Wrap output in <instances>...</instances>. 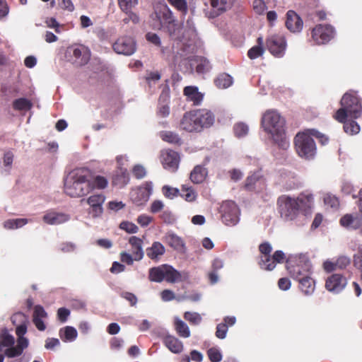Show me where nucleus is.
<instances>
[{"instance_id": "obj_34", "label": "nucleus", "mask_w": 362, "mask_h": 362, "mask_svg": "<svg viewBox=\"0 0 362 362\" xmlns=\"http://www.w3.org/2000/svg\"><path fill=\"white\" fill-rule=\"evenodd\" d=\"M164 240L166 244L175 250L180 251L184 248L185 244L182 240L175 234H167Z\"/></svg>"}, {"instance_id": "obj_27", "label": "nucleus", "mask_w": 362, "mask_h": 362, "mask_svg": "<svg viewBox=\"0 0 362 362\" xmlns=\"http://www.w3.org/2000/svg\"><path fill=\"white\" fill-rule=\"evenodd\" d=\"M257 184L262 185L263 187L265 185L264 180L259 173H255L247 177L245 182L244 188L248 191L257 190Z\"/></svg>"}, {"instance_id": "obj_54", "label": "nucleus", "mask_w": 362, "mask_h": 362, "mask_svg": "<svg viewBox=\"0 0 362 362\" xmlns=\"http://www.w3.org/2000/svg\"><path fill=\"white\" fill-rule=\"evenodd\" d=\"M252 8L257 14L262 15L264 13L267 6L264 0H254L252 2Z\"/></svg>"}, {"instance_id": "obj_28", "label": "nucleus", "mask_w": 362, "mask_h": 362, "mask_svg": "<svg viewBox=\"0 0 362 362\" xmlns=\"http://www.w3.org/2000/svg\"><path fill=\"white\" fill-rule=\"evenodd\" d=\"M340 224L348 228L357 229L360 227L361 221L357 216L352 214H345L340 219Z\"/></svg>"}, {"instance_id": "obj_38", "label": "nucleus", "mask_w": 362, "mask_h": 362, "mask_svg": "<svg viewBox=\"0 0 362 362\" xmlns=\"http://www.w3.org/2000/svg\"><path fill=\"white\" fill-rule=\"evenodd\" d=\"M214 83L219 88H227L233 83V78L229 74L223 73L216 77Z\"/></svg>"}, {"instance_id": "obj_6", "label": "nucleus", "mask_w": 362, "mask_h": 362, "mask_svg": "<svg viewBox=\"0 0 362 362\" xmlns=\"http://www.w3.org/2000/svg\"><path fill=\"white\" fill-rule=\"evenodd\" d=\"M287 269L294 280H300L311 274V263L305 257H299L294 264L289 263Z\"/></svg>"}, {"instance_id": "obj_62", "label": "nucleus", "mask_w": 362, "mask_h": 362, "mask_svg": "<svg viewBox=\"0 0 362 362\" xmlns=\"http://www.w3.org/2000/svg\"><path fill=\"white\" fill-rule=\"evenodd\" d=\"M228 332V325L226 324L220 323L216 326V337L223 339L226 338Z\"/></svg>"}, {"instance_id": "obj_15", "label": "nucleus", "mask_w": 362, "mask_h": 362, "mask_svg": "<svg viewBox=\"0 0 362 362\" xmlns=\"http://www.w3.org/2000/svg\"><path fill=\"white\" fill-rule=\"evenodd\" d=\"M200 131L211 127L215 121V116L211 110L207 109L194 110Z\"/></svg>"}, {"instance_id": "obj_20", "label": "nucleus", "mask_w": 362, "mask_h": 362, "mask_svg": "<svg viewBox=\"0 0 362 362\" xmlns=\"http://www.w3.org/2000/svg\"><path fill=\"white\" fill-rule=\"evenodd\" d=\"M69 53H72V56L75 59V62L79 65H84L88 63L89 60V54L88 49L83 46H73L69 47Z\"/></svg>"}, {"instance_id": "obj_60", "label": "nucleus", "mask_w": 362, "mask_h": 362, "mask_svg": "<svg viewBox=\"0 0 362 362\" xmlns=\"http://www.w3.org/2000/svg\"><path fill=\"white\" fill-rule=\"evenodd\" d=\"M133 175L136 179H142L146 175V168L139 164L135 165L132 168Z\"/></svg>"}, {"instance_id": "obj_10", "label": "nucleus", "mask_w": 362, "mask_h": 362, "mask_svg": "<svg viewBox=\"0 0 362 362\" xmlns=\"http://www.w3.org/2000/svg\"><path fill=\"white\" fill-rule=\"evenodd\" d=\"M112 48L115 52L119 54L129 56L136 51V42L131 37H121L113 44Z\"/></svg>"}, {"instance_id": "obj_40", "label": "nucleus", "mask_w": 362, "mask_h": 362, "mask_svg": "<svg viewBox=\"0 0 362 362\" xmlns=\"http://www.w3.org/2000/svg\"><path fill=\"white\" fill-rule=\"evenodd\" d=\"M90 183L92 186L91 191L94 189H103L107 187L108 182L107 180L101 175H97L94 177L90 173Z\"/></svg>"}, {"instance_id": "obj_56", "label": "nucleus", "mask_w": 362, "mask_h": 362, "mask_svg": "<svg viewBox=\"0 0 362 362\" xmlns=\"http://www.w3.org/2000/svg\"><path fill=\"white\" fill-rule=\"evenodd\" d=\"M264 49L262 46H254L247 52V56L250 59H255L264 54Z\"/></svg>"}, {"instance_id": "obj_37", "label": "nucleus", "mask_w": 362, "mask_h": 362, "mask_svg": "<svg viewBox=\"0 0 362 362\" xmlns=\"http://www.w3.org/2000/svg\"><path fill=\"white\" fill-rule=\"evenodd\" d=\"M167 31L169 34L170 37L173 40L181 41L182 39V28L175 23H173L170 25H166Z\"/></svg>"}, {"instance_id": "obj_13", "label": "nucleus", "mask_w": 362, "mask_h": 362, "mask_svg": "<svg viewBox=\"0 0 362 362\" xmlns=\"http://www.w3.org/2000/svg\"><path fill=\"white\" fill-rule=\"evenodd\" d=\"M105 200V197L103 194H93L86 200V203L90 206V213L93 217H98L103 213V204Z\"/></svg>"}, {"instance_id": "obj_4", "label": "nucleus", "mask_w": 362, "mask_h": 362, "mask_svg": "<svg viewBox=\"0 0 362 362\" xmlns=\"http://www.w3.org/2000/svg\"><path fill=\"white\" fill-rule=\"evenodd\" d=\"M294 144L298 155L300 157H310L315 155L316 146L310 130L298 133L294 138Z\"/></svg>"}, {"instance_id": "obj_33", "label": "nucleus", "mask_w": 362, "mask_h": 362, "mask_svg": "<svg viewBox=\"0 0 362 362\" xmlns=\"http://www.w3.org/2000/svg\"><path fill=\"white\" fill-rule=\"evenodd\" d=\"M165 252L164 246L160 242H154L146 249V255L151 259H156Z\"/></svg>"}, {"instance_id": "obj_35", "label": "nucleus", "mask_w": 362, "mask_h": 362, "mask_svg": "<svg viewBox=\"0 0 362 362\" xmlns=\"http://www.w3.org/2000/svg\"><path fill=\"white\" fill-rule=\"evenodd\" d=\"M166 264L153 267L149 270L148 279L151 281L161 282L164 280Z\"/></svg>"}, {"instance_id": "obj_46", "label": "nucleus", "mask_w": 362, "mask_h": 362, "mask_svg": "<svg viewBox=\"0 0 362 362\" xmlns=\"http://www.w3.org/2000/svg\"><path fill=\"white\" fill-rule=\"evenodd\" d=\"M197 65L196 66V71L198 74H204L211 69V64L206 58L200 57L197 59Z\"/></svg>"}, {"instance_id": "obj_19", "label": "nucleus", "mask_w": 362, "mask_h": 362, "mask_svg": "<svg viewBox=\"0 0 362 362\" xmlns=\"http://www.w3.org/2000/svg\"><path fill=\"white\" fill-rule=\"evenodd\" d=\"M303 21L293 11L290 10L286 13V26L291 32H299L303 28Z\"/></svg>"}, {"instance_id": "obj_51", "label": "nucleus", "mask_w": 362, "mask_h": 362, "mask_svg": "<svg viewBox=\"0 0 362 362\" xmlns=\"http://www.w3.org/2000/svg\"><path fill=\"white\" fill-rule=\"evenodd\" d=\"M145 190L144 189L138 188L134 194H132V200L137 205H141L146 203L148 199H144L143 196L145 195Z\"/></svg>"}, {"instance_id": "obj_3", "label": "nucleus", "mask_w": 362, "mask_h": 362, "mask_svg": "<svg viewBox=\"0 0 362 362\" xmlns=\"http://www.w3.org/2000/svg\"><path fill=\"white\" fill-rule=\"evenodd\" d=\"M341 107L334 115L337 122H344L348 117L358 119L362 114V104L356 93L349 90L344 94L340 101Z\"/></svg>"}, {"instance_id": "obj_44", "label": "nucleus", "mask_w": 362, "mask_h": 362, "mask_svg": "<svg viewBox=\"0 0 362 362\" xmlns=\"http://www.w3.org/2000/svg\"><path fill=\"white\" fill-rule=\"evenodd\" d=\"M14 337L10 334L7 330H4L0 334V351L2 350L3 347L11 346L14 344Z\"/></svg>"}, {"instance_id": "obj_23", "label": "nucleus", "mask_w": 362, "mask_h": 362, "mask_svg": "<svg viewBox=\"0 0 362 362\" xmlns=\"http://www.w3.org/2000/svg\"><path fill=\"white\" fill-rule=\"evenodd\" d=\"M184 95L187 100L192 101L194 105H199L203 100L204 95L199 91L197 86H189L184 88Z\"/></svg>"}, {"instance_id": "obj_48", "label": "nucleus", "mask_w": 362, "mask_h": 362, "mask_svg": "<svg viewBox=\"0 0 362 362\" xmlns=\"http://www.w3.org/2000/svg\"><path fill=\"white\" fill-rule=\"evenodd\" d=\"M118 4L122 11L129 13L132 8L137 4V0H118Z\"/></svg>"}, {"instance_id": "obj_30", "label": "nucleus", "mask_w": 362, "mask_h": 362, "mask_svg": "<svg viewBox=\"0 0 362 362\" xmlns=\"http://www.w3.org/2000/svg\"><path fill=\"white\" fill-rule=\"evenodd\" d=\"M158 135L163 141L168 142L169 144L179 146L182 144L181 138L175 132L171 131H160Z\"/></svg>"}, {"instance_id": "obj_50", "label": "nucleus", "mask_w": 362, "mask_h": 362, "mask_svg": "<svg viewBox=\"0 0 362 362\" xmlns=\"http://www.w3.org/2000/svg\"><path fill=\"white\" fill-rule=\"evenodd\" d=\"M184 318L192 325H199L202 322L201 315L194 312H185L184 314Z\"/></svg>"}, {"instance_id": "obj_41", "label": "nucleus", "mask_w": 362, "mask_h": 362, "mask_svg": "<svg viewBox=\"0 0 362 362\" xmlns=\"http://www.w3.org/2000/svg\"><path fill=\"white\" fill-rule=\"evenodd\" d=\"M33 107V103L28 99L21 98L13 100V107L16 110L28 111Z\"/></svg>"}, {"instance_id": "obj_61", "label": "nucleus", "mask_w": 362, "mask_h": 362, "mask_svg": "<svg viewBox=\"0 0 362 362\" xmlns=\"http://www.w3.org/2000/svg\"><path fill=\"white\" fill-rule=\"evenodd\" d=\"M207 355L211 362H220L222 360V355L216 349H209L207 351Z\"/></svg>"}, {"instance_id": "obj_8", "label": "nucleus", "mask_w": 362, "mask_h": 362, "mask_svg": "<svg viewBox=\"0 0 362 362\" xmlns=\"http://www.w3.org/2000/svg\"><path fill=\"white\" fill-rule=\"evenodd\" d=\"M266 46L272 55L282 57L286 51V42L284 36L274 35L267 39Z\"/></svg>"}, {"instance_id": "obj_7", "label": "nucleus", "mask_w": 362, "mask_h": 362, "mask_svg": "<svg viewBox=\"0 0 362 362\" xmlns=\"http://www.w3.org/2000/svg\"><path fill=\"white\" fill-rule=\"evenodd\" d=\"M222 221L226 226H235L239 221V209L234 202H224L221 207Z\"/></svg>"}, {"instance_id": "obj_18", "label": "nucleus", "mask_w": 362, "mask_h": 362, "mask_svg": "<svg viewBox=\"0 0 362 362\" xmlns=\"http://www.w3.org/2000/svg\"><path fill=\"white\" fill-rule=\"evenodd\" d=\"M156 18L160 22V25L165 27L175 22L173 12L167 5H163L155 11Z\"/></svg>"}, {"instance_id": "obj_39", "label": "nucleus", "mask_w": 362, "mask_h": 362, "mask_svg": "<svg viewBox=\"0 0 362 362\" xmlns=\"http://www.w3.org/2000/svg\"><path fill=\"white\" fill-rule=\"evenodd\" d=\"M339 122L344 124L343 128L344 132L350 135L356 134L360 132L359 124L354 119L348 120L346 118L344 122Z\"/></svg>"}, {"instance_id": "obj_17", "label": "nucleus", "mask_w": 362, "mask_h": 362, "mask_svg": "<svg viewBox=\"0 0 362 362\" xmlns=\"http://www.w3.org/2000/svg\"><path fill=\"white\" fill-rule=\"evenodd\" d=\"M70 216L63 212L48 211L42 217L43 221L49 225H59L68 221Z\"/></svg>"}, {"instance_id": "obj_25", "label": "nucleus", "mask_w": 362, "mask_h": 362, "mask_svg": "<svg viewBox=\"0 0 362 362\" xmlns=\"http://www.w3.org/2000/svg\"><path fill=\"white\" fill-rule=\"evenodd\" d=\"M235 0H210V4L214 9L212 17L219 16L223 12L230 8Z\"/></svg>"}, {"instance_id": "obj_42", "label": "nucleus", "mask_w": 362, "mask_h": 362, "mask_svg": "<svg viewBox=\"0 0 362 362\" xmlns=\"http://www.w3.org/2000/svg\"><path fill=\"white\" fill-rule=\"evenodd\" d=\"M175 328L179 336L187 338L190 336V331L188 326L180 319L175 318Z\"/></svg>"}, {"instance_id": "obj_36", "label": "nucleus", "mask_w": 362, "mask_h": 362, "mask_svg": "<svg viewBox=\"0 0 362 362\" xmlns=\"http://www.w3.org/2000/svg\"><path fill=\"white\" fill-rule=\"evenodd\" d=\"M206 176L205 168L201 165H197L194 168L190 174V179L194 183L202 182Z\"/></svg>"}, {"instance_id": "obj_26", "label": "nucleus", "mask_w": 362, "mask_h": 362, "mask_svg": "<svg viewBox=\"0 0 362 362\" xmlns=\"http://www.w3.org/2000/svg\"><path fill=\"white\" fill-rule=\"evenodd\" d=\"M165 346L173 353L180 354L183 351L182 342L172 335H167L163 340Z\"/></svg>"}, {"instance_id": "obj_59", "label": "nucleus", "mask_w": 362, "mask_h": 362, "mask_svg": "<svg viewBox=\"0 0 362 362\" xmlns=\"http://www.w3.org/2000/svg\"><path fill=\"white\" fill-rule=\"evenodd\" d=\"M353 263L358 270H362V246L358 247L357 252L354 255Z\"/></svg>"}, {"instance_id": "obj_5", "label": "nucleus", "mask_w": 362, "mask_h": 362, "mask_svg": "<svg viewBox=\"0 0 362 362\" xmlns=\"http://www.w3.org/2000/svg\"><path fill=\"white\" fill-rule=\"evenodd\" d=\"M277 205L281 217L286 221L295 220L300 214L295 198L290 196H280L277 200Z\"/></svg>"}, {"instance_id": "obj_11", "label": "nucleus", "mask_w": 362, "mask_h": 362, "mask_svg": "<svg viewBox=\"0 0 362 362\" xmlns=\"http://www.w3.org/2000/svg\"><path fill=\"white\" fill-rule=\"evenodd\" d=\"M347 280L345 276L339 274H334L329 276L325 282V288L331 292L338 293L346 286Z\"/></svg>"}, {"instance_id": "obj_52", "label": "nucleus", "mask_w": 362, "mask_h": 362, "mask_svg": "<svg viewBox=\"0 0 362 362\" xmlns=\"http://www.w3.org/2000/svg\"><path fill=\"white\" fill-rule=\"evenodd\" d=\"M60 335L62 338L67 341H74L77 337V331L73 327L67 326L64 328V336L62 335V330L60 331Z\"/></svg>"}, {"instance_id": "obj_1", "label": "nucleus", "mask_w": 362, "mask_h": 362, "mask_svg": "<svg viewBox=\"0 0 362 362\" xmlns=\"http://www.w3.org/2000/svg\"><path fill=\"white\" fill-rule=\"evenodd\" d=\"M90 170L87 168H76L71 170L64 180V192L72 198H80L91 192Z\"/></svg>"}, {"instance_id": "obj_63", "label": "nucleus", "mask_w": 362, "mask_h": 362, "mask_svg": "<svg viewBox=\"0 0 362 362\" xmlns=\"http://www.w3.org/2000/svg\"><path fill=\"white\" fill-rule=\"evenodd\" d=\"M309 130H310L311 136L317 138L318 139L319 142L322 145H325L328 143L329 139L326 135L323 134L322 133H321L319 131L315 130V129H309Z\"/></svg>"}, {"instance_id": "obj_53", "label": "nucleus", "mask_w": 362, "mask_h": 362, "mask_svg": "<svg viewBox=\"0 0 362 362\" xmlns=\"http://www.w3.org/2000/svg\"><path fill=\"white\" fill-rule=\"evenodd\" d=\"M162 192L166 198L170 199H173L180 194V190L177 188L171 187L168 185H165L162 187Z\"/></svg>"}, {"instance_id": "obj_57", "label": "nucleus", "mask_w": 362, "mask_h": 362, "mask_svg": "<svg viewBox=\"0 0 362 362\" xmlns=\"http://www.w3.org/2000/svg\"><path fill=\"white\" fill-rule=\"evenodd\" d=\"M119 228L128 233H136L139 231L138 226L129 221H122L119 225Z\"/></svg>"}, {"instance_id": "obj_58", "label": "nucleus", "mask_w": 362, "mask_h": 362, "mask_svg": "<svg viewBox=\"0 0 362 362\" xmlns=\"http://www.w3.org/2000/svg\"><path fill=\"white\" fill-rule=\"evenodd\" d=\"M179 160H163L162 164L165 169L174 173L178 168Z\"/></svg>"}, {"instance_id": "obj_14", "label": "nucleus", "mask_w": 362, "mask_h": 362, "mask_svg": "<svg viewBox=\"0 0 362 362\" xmlns=\"http://www.w3.org/2000/svg\"><path fill=\"white\" fill-rule=\"evenodd\" d=\"M298 204V210L299 213L307 215L310 213L314 205V198L312 194L301 193L295 198Z\"/></svg>"}, {"instance_id": "obj_29", "label": "nucleus", "mask_w": 362, "mask_h": 362, "mask_svg": "<svg viewBox=\"0 0 362 362\" xmlns=\"http://www.w3.org/2000/svg\"><path fill=\"white\" fill-rule=\"evenodd\" d=\"M299 283V288L305 295H311L315 288V280L310 276H305L300 280H298Z\"/></svg>"}, {"instance_id": "obj_24", "label": "nucleus", "mask_w": 362, "mask_h": 362, "mask_svg": "<svg viewBox=\"0 0 362 362\" xmlns=\"http://www.w3.org/2000/svg\"><path fill=\"white\" fill-rule=\"evenodd\" d=\"M129 243L132 247V253L134 260H141L144 257L143 240L136 236H132L129 239Z\"/></svg>"}, {"instance_id": "obj_49", "label": "nucleus", "mask_w": 362, "mask_h": 362, "mask_svg": "<svg viewBox=\"0 0 362 362\" xmlns=\"http://www.w3.org/2000/svg\"><path fill=\"white\" fill-rule=\"evenodd\" d=\"M168 2L174 6L177 11L183 15L187 13V2L186 0H168Z\"/></svg>"}, {"instance_id": "obj_21", "label": "nucleus", "mask_w": 362, "mask_h": 362, "mask_svg": "<svg viewBox=\"0 0 362 362\" xmlns=\"http://www.w3.org/2000/svg\"><path fill=\"white\" fill-rule=\"evenodd\" d=\"M351 263V260L346 256L339 257L335 262L327 260L323 263V269L327 272H332L337 269H346Z\"/></svg>"}, {"instance_id": "obj_9", "label": "nucleus", "mask_w": 362, "mask_h": 362, "mask_svg": "<svg viewBox=\"0 0 362 362\" xmlns=\"http://www.w3.org/2000/svg\"><path fill=\"white\" fill-rule=\"evenodd\" d=\"M334 35V28L329 25H317L312 30V37L318 45L330 41Z\"/></svg>"}, {"instance_id": "obj_45", "label": "nucleus", "mask_w": 362, "mask_h": 362, "mask_svg": "<svg viewBox=\"0 0 362 362\" xmlns=\"http://www.w3.org/2000/svg\"><path fill=\"white\" fill-rule=\"evenodd\" d=\"M259 265L261 267V269L267 271H272L275 268V264L272 255H269L268 257L261 256L260 260L259 262Z\"/></svg>"}, {"instance_id": "obj_31", "label": "nucleus", "mask_w": 362, "mask_h": 362, "mask_svg": "<svg viewBox=\"0 0 362 362\" xmlns=\"http://www.w3.org/2000/svg\"><path fill=\"white\" fill-rule=\"evenodd\" d=\"M179 196L187 202H194L197 200L198 194L192 187L182 185Z\"/></svg>"}, {"instance_id": "obj_32", "label": "nucleus", "mask_w": 362, "mask_h": 362, "mask_svg": "<svg viewBox=\"0 0 362 362\" xmlns=\"http://www.w3.org/2000/svg\"><path fill=\"white\" fill-rule=\"evenodd\" d=\"M164 280L171 284L182 281L181 274L172 266L168 264L165 267Z\"/></svg>"}, {"instance_id": "obj_55", "label": "nucleus", "mask_w": 362, "mask_h": 362, "mask_svg": "<svg viewBox=\"0 0 362 362\" xmlns=\"http://www.w3.org/2000/svg\"><path fill=\"white\" fill-rule=\"evenodd\" d=\"M324 203L325 205L334 209H337L339 206L338 198L336 196L330 194H327L324 197Z\"/></svg>"}, {"instance_id": "obj_43", "label": "nucleus", "mask_w": 362, "mask_h": 362, "mask_svg": "<svg viewBox=\"0 0 362 362\" xmlns=\"http://www.w3.org/2000/svg\"><path fill=\"white\" fill-rule=\"evenodd\" d=\"M28 223V219L27 218H13V219H8L4 223V226L6 229H17L19 228H21L22 226H25Z\"/></svg>"}, {"instance_id": "obj_22", "label": "nucleus", "mask_w": 362, "mask_h": 362, "mask_svg": "<svg viewBox=\"0 0 362 362\" xmlns=\"http://www.w3.org/2000/svg\"><path fill=\"white\" fill-rule=\"evenodd\" d=\"M11 321L14 325L20 322L19 325H16V334L18 337H23L27 332L28 319L26 315L21 312L16 313L11 316Z\"/></svg>"}, {"instance_id": "obj_16", "label": "nucleus", "mask_w": 362, "mask_h": 362, "mask_svg": "<svg viewBox=\"0 0 362 362\" xmlns=\"http://www.w3.org/2000/svg\"><path fill=\"white\" fill-rule=\"evenodd\" d=\"M129 180L130 176L128 170L122 166H118L112 175V185L123 188L129 182Z\"/></svg>"}, {"instance_id": "obj_2", "label": "nucleus", "mask_w": 362, "mask_h": 362, "mask_svg": "<svg viewBox=\"0 0 362 362\" xmlns=\"http://www.w3.org/2000/svg\"><path fill=\"white\" fill-rule=\"evenodd\" d=\"M261 124L279 146L285 148L288 146L286 136L285 120L277 111L267 110L262 116Z\"/></svg>"}, {"instance_id": "obj_64", "label": "nucleus", "mask_w": 362, "mask_h": 362, "mask_svg": "<svg viewBox=\"0 0 362 362\" xmlns=\"http://www.w3.org/2000/svg\"><path fill=\"white\" fill-rule=\"evenodd\" d=\"M259 251L261 253L262 256L268 257L271 255L272 247L269 243L264 242L259 245Z\"/></svg>"}, {"instance_id": "obj_47", "label": "nucleus", "mask_w": 362, "mask_h": 362, "mask_svg": "<svg viewBox=\"0 0 362 362\" xmlns=\"http://www.w3.org/2000/svg\"><path fill=\"white\" fill-rule=\"evenodd\" d=\"M234 134L238 138L245 136L249 132L247 124L244 122H238L233 127Z\"/></svg>"}, {"instance_id": "obj_12", "label": "nucleus", "mask_w": 362, "mask_h": 362, "mask_svg": "<svg viewBox=\"0 0 362 362\" xmlns=\"http://www.w3.org/2000/svg\"><path fill=\"white\" fill-rule=\"evenodd\" d=\"M197 118L194 110L184 114L180 121V128L188 132H200Z\"/></svg>"}]
</instances>
